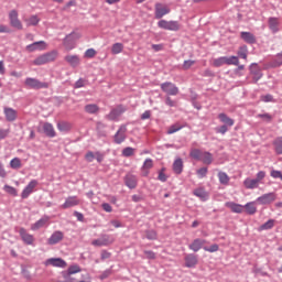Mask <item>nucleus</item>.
<instances>
[{"instance_id":"473e14b6","label":"nucleus","mask_w":282,"mask_h":282,"mask_svg":"<svg viewBox=\"0 0 282 282\" xmlns=\"http://www.w3.org/2000/svg\"><path fill=\"white\" fill-rule=\"evenodd\" d=\"M193 194L195 195V197H198L202 202H206V199H208V192H206L204 187H198L194 189Z\"/></svg>"},{"instance_id":"aec40b11","label":"nucleus","mask_w":282,"mask_h":282,"mask_svg":"<svg viewBox=\"0 0 282 282\" xmlns=\"http://www.w3.org/2000/svg\"><path fill=\"white\" fill-rule=\"evenodd\" d=\"M199 263L197 256L188 253L185 256V268H195Z\"/></svg>"},{"instance_id":"423d86ee","label":"nucleus","mask_w":282,"mask_h":282,"mask_svg":"<svg viewBox=\"0 0 282 282\" xmlns=\"http://www.w3.org/2000/svg\"><path fill=\"white\" fill-rule=\"evenodd\" d=\"M25 87H29L30 89H47L50 87L48 83L41 82L36 78L28 77L24 80Z\"/></svg>"},{"instance_id":"5701e85b","label":"nucleus","mask_w":282,"mask_h":282,"mask_svg":"<svg viewBox=\"0 0 282 282\" xmlns=\"http://www.w3.org/2000/svg\"><path fill=\"white\" fill-rule=\"evenodd\" d=\"M47 224H50V217L45 216V217L41 218L40 220H37L36 223H34L31 226V230H41V228H45V226H47Z\"/></svg>"},{"instance_id":"c03bdc74","label":"nucleus","mask_w":282,"mask_h":282,"mask_svg":"<svg viewBox=\"0 0 282 282\" xmlns=\"http://www.w3.org/2000/svg\"><path fill=\"white\" fill-rule=\"evenodd\" d=\"M101 239L104 241V246H111V243H113V241H116V238H113V236H109V235L101 236Z\"/></svg>"},{"instance_id":"a211bd4d","label":"nucleus","mask_w":282,"mask_h":282,"mask_svg":"<svg viewBox=\"0 0 282 282\" xmlns=\"http://www.w3.org/2000/svg\"><path fill=\"white\" fill-rule=\"evenodd\" d=\"M124 140H127V126H121L115 134V142L116 144H122Z\"/></svg>"},{"instance_id":"6e6d98bb","label":"nucleus","mask_w":282,"mask_h":282,"mask_svg":"<svg viewBox=\"0 0 282 282\" xmlns=\"http://www.w3.org/2000/svg\"><path fill=\"white\" fill-rule=\"evenodd\" d=\"M165 105H167V107H177V101L173 100L171 96H166Z\"/></svg>"},{"instance_id":"4d7b16f0","label":"nucleus","mask_w":282,"mask_h":282,"mask_svg":"<svg viewBox=\"0 0 282 282\" xmlns=\"http://www.w3.org/2000/svg\"><path fill=\"white\" fill-rule=\"evenodd\" d=\"M205 252H217L219 250V245H212L210 247H204Z\"/></svg>"},{"instance_id":"39448f33","label":"nucleus","mask_w":282,"mask_h":282,"mask_svg":"<svg viewBox=\"0 0 282 282\" xmlns=\"http://www.w3.org/2000/svg\"><path fill=\"white\" fill-rule=\"evenodd\" d=\"M58 56V52L53 51L50 53H45L37 58L33 61V65H46V63H52L53 61H56V57Z\"/></svg>"},{"instance_id":"13d9d810","label":"nucleus","mask_w":282,"mask_h":282,"mask_svg":"<svg viewBox=\"0 0 282 282\" xmlns=\"http://www.w3.org/2000/svg\"><path fill=\"white\" fill-rule=\"evenodd\" d=\"M85 58H94V56H96V50L94 48H88L86 52H85Z\"/></svg>"},{"instance_id":"9b49d317","label":"nucleus","mask_w":282,"mask_h":282,"mask_svg":"<svg viewBox=\"0 0 282 282\" xmlns=\"http://www.w3.org/2000/svg\"><path fill=\"white\" fill-rule=\"evenodd\" d=\"M257 202L262 206H268L273 202H276V194L274 192L263 194L262 196L257 198Z\"/></svg>"},{"instance_id":"ea45409f","label":"nucleus","mask_w":282,"mask_h":282,"mask_svg":"<svg viewBox=\"0 0 282 282\" xmlns=\"http://www.w3.org/2000/svg\"><path fill=\"white\" fill-rule=\"evenodd\" d=\"M57 129H58V131H62L63 133H67V131H72V123L65 122V121L58 122Z\"/></svg>"},{"instance_id":"3c124183","label":"nucleus","mask_w":282,"mask_h":282,"mask_svg":"<svg viewBox=\"0 0 282 282\" xmlns=\"http://www.w3.org/2000/svg\"><path fill=\"white\" fill-rule=\"evenodd\" d=\"M4 191L6 193H8L9 195H12L13 197H17L19 195V193L17 192V188L10 185H4Z\"/></svg>"},{"instance_id":"37998d69","label":"nucleus","mask_w":282,"mask_h":282,"mask_svg":"<svg viewBox=\"0 0 282 282\" xmlns=\"http://www.w3.org/2000/svg\"><path fill=\"white\" fill-rule=\"evenodd\" d=\"M238 56H240V58H243V61H248V46H240L238 50Z\"/></svg>"},{"instance_id":"a19ab883","label":"nucleus","mask_w":282,"mask_h":282,"mask_svg":"<svg viewBox=\"0 0 282 282\" xmlns=\"http://www.w3.org/2000/svg\"><path fill=\"white\" fill-rule=\"evenodd\" d=\"M86 113H98L100 111V108L96 104H89L85 106Z\"/></svg>"},{"instance_id":"c85d7f7f","label":"nucleus","mask_w":282,"mask_h":282,"mask_svg":"<svg viewBox=\"0 0 282 282\" xmlns=\"http://www.w3.org/2000/svg\"><path fill=\"white\" fill-rule=\"evenodd\" d=\"M126 186L128 188H135L138 186V177L133 174H128L126 176Z\"/></svg>"},{"instance_id":"393cba45","label":"nucleus","mask_w":282,"mask_h":282,"mask_svg":"<svg viewBox=\"0 0 282 282\" xmlns=\"http://www.w3.org/2000/svg\"><path fill=\"white\" fill-rule=\"evenodd\" d=\"M4 116L8 122H14L17 120V110L10 107H4Z\"/></svg>"},{"instance_id":"6e6552de","label":"nucleus","mask_w":282,"mask_h":282,"mask_svg":"<svg viewBox=\"0 0 282 282\" xmlns=\"http://www.w3.org/2000/svg\"><path fill=\"white\" fill-rule=\"evenodd\" d=\"M9 20L11 28H14L15 30H23V23H21V20H19L18 10H11L9 12Z\"/></svg>"},{"instance_id":"0eeeda50","label":"nucleus","mask_w":282,"mask_h":282,"mask_svg":"<svg viewBox=\"0 0 282 282\" xmlns=\"http://www.w3.org/2000/svg\"><path fill=\"white\" fill-rule=\"evenodd\" d=\"M160 87L166 96H177V94H180V88L171 82H165L161 84Z\"/></svg>"},{"instance_id":"e2e57ef3","label":"nucleus","mask_w":282,"mask_h":282,"mask_svg":"<svg viewBox=\"0 0 282 282\" xmlns=\"http://www.w3.org/2000/svg\"><path fill=\"white\" fill-rule=\"evenodd\" d=\"M91 246H95L96 248H101L102 246H105V242L102 238H99V239L93 240Z\"/></svg>"},{"instance_id":"ddd939ff","label":"nucleus","mask_w":282,"mask_h":282,"mask_svg":"<svg viewBox=\"0 0 282 282\" xmlns=\"http://www.w3.org/2000/svg\"><path fill=\"white\" fill-rule=\"evenodd\" d=\"M39 186V182L36 180H32L25 188L22 191L21 197L22 199H28L32 193H34V188Z\"/></svg>"},{"instance_id":"f3484780","label":"nucleus","mask_w":282,"mask_h":282,"mask_svg":"<svg viewBox=\"0 0 282 282\" xmlns=\"http://www.w3.org/2000/svg\"><path fill=\"white\" fill-rule=\"evenodd\" d=\"M124 111H127V108L124 106H117L109 112V115H107V118L108 120H118V118H120V115L124 113Z\"/></svg>"},{"instance_id":"7ed1b4c3","label":"nucleus","mask_w":282,"mask_h":282,"mask_svg":"<svg viewBox=\"0 0 282 282\" xmlns=\"http://www.w3.org/2000/svg\"><path fill=\"white\" fill-rule=\"evenodd\" d=\"M80 39V33L78 32H72L70 34L66 35L63 40V45L66 50V52H72L74 47H76V41Z\"/></svg>"},{"instance_id":"a18cd8bd","label":"nucleus","mask_w":282,"mask_h":282,"mask_svg":"<svg viewBox=\"0 0 282 282\" xmlns=\"http://www.w3.org/2000/svg\"><path fill=\"white\" fill-rule=\"evenodd\" d=\"M257 118H259L263 122H270L271 120H273L272 115H270L268 112L259 113V115H257Z\"/></svg>"},{"instance_id":"e433bc0d","label":"nucleus","mask_w":282,"mask_h":282,"mask_svg":"<svg viewBox=\"0 0 282 282\" xmlns=\"http://www.w3.org/2000/svg\"><path fill=\"white\" fill-rule=\"evenodd\" d=\"M123 50H124V44L123 43H120V42L115 43L111 46V54H115V55L122 54Z\"/></svg>"},{"instance_id":"58836bf2","label":"nucleus","mask_w":282,"mask_h":282,"mask_svg":"<svg viewBox=\"0 0 282 282\" xmlns=\"http://www.w3.org/2000/svg\"><path fill=\"white\" fill-rule=\"evenodd\" d=\"M282 65V53L278 54L269 64L268 67H281Z\"/></svg>"},{"instance_id":"1a4fd4ad","label":"nucleus","mask_w":282,"mask_h":282,"mask_svg":"<svg viewBox=\"0 0 282 282\" xmlns=\"http://www.w3.org/2000/svg\"><path fill=\"white\" fill-rule=\"evenodd\" d=\"M171 13V8L166 4H162L160 2L155 3L154 6V17L155 19H162L163 17H166V14Z\"/></svg>"},{"instance_id":"8fccbe9b","label":"nucleus","mask_w":282,"mask_h":282,"mask_svg":"<svg viewBox=\"0 0 282 282\" xmlns=\"http://www.w3.org/2000/svg\"><path fill=\"white\" fill-rule=\"evenodd\" d=\"M271 228H274V220L272 219L261 225L260 230H271Z\"/></svg>"},{"instance_id":"c756f323","label":"nucleus","mask_w":282,"mask_h":282,"mask_svg":"<svg viewBox=\"0 0 282 282\" xmlns=\"http://www.w3.org/2000/svg\"><path fill=\"white\" fill-rule=\"evenodd\" d=\"M153 169V160L147 159L143 163V166L141 167V173L143 177H147L149 175V171Z\"/></svg>"},{"instance_id":"4468645a","label":"nucleus","mask_w":282,"mask_h":282,"mask_svg":"<svg viewBox=\"0 0 282 282\" xmlns=\"http://www.w3.org/2000/svg\"><path fill=\"white\" fill-rule=\"evenodd\" d=\"M44 50H47V43H45V41L34 42L33 44H29L26 46V52H43Z\"/></svg>"},{"instance_id":"864d4df0","label":"nucleus","mask_w":282,"mask_h":282,"mask_svg":"<svg viewBox=\"0 0 282 282\" xmlns=\"http://www.w3.org/2000/svg\"><path fill=\"white\" fill-rule=\"evenodd\" d=\"M145 237H147V239L154 241L155 239H158V232H155V230H148L145 232Z\"/></svg>"},{"instance_id":"49530a36","label":"nucleus","mask_w":282,"mask_h":282,"mask_svg":"<svg viewBox=\"0 0 282 282\" xmlns=\"http://www.w3.org/2000/svg\"><path fill=\"white\" fill-rule=\"evenodd\" d=\"M10 166L14 170H19L21 169L22 164H21V159L19 158H14L10 161Z\"/></svg>"},{"instance_id":"f257e3e1","label":"nucleus","mask_w":282,"mask_h":282,"mask_svg":"<svg viewBox=\"0 0 282 282\" xmlns=\"http://www.w3.org/2000/svg\"><path fill=\"white\" fill-rule=\"evenodd\" d=\"M189 155L193 160H198L199 162H203V164H213V154L210 152L193 149L191 150Z\"/></svg>"},{"instance_id":"4c0bfd02","label":"nucleus","mask_w":282,"mask_h":282,"mask_svg":"<svg viewBox=\"0 0 282 282\" xmlns=\"http://www.w3.org/2000/svg\"><path fill=\"white\" fill-rule=\"evenodd\" d=\"M218 180L224 186H228V184H230V176H228L226 172H219Z\"/></svg>"},{"instance_id":"de8ad7c7","label":"nucleus","mask_w":282,"mask_h":282,"mask_svg":"<svg viewBox=\"0 0 282 282\" xmlns=\"http://www.w3.org/2000/svg\"><path fill=\"white\" fill-rule=\"evenodd\" d=\"M184 127L180 124H173L167 129V134L171 135L173 133H177V131L182 130Z\"/></svg>"},{"instance_id":"b1692460","label":"nucleus","mask_w":282,"mask_h":282,"mask_svg":"<svg viewBox=\"0 0 282 282\" xmlns=\"http://www.w3.org/2000/svg\"><path fill=\"white\" fill-rule=\"evenodd\" d=\"M268 23L271 32L276 34V32H279V25H281V20H279V18H269Z\"/></svg>"},{"instance_id":"412c9836","label":"nucleus","mask_w":282,"mask_h":282,"mask_svg":"<svg viewBox=\"0 0 282 282\" xmlns=\"http://www.w3.org/2000/svg\"><path fill=\"white\" fill-rule=\"evenodd\" d=\"M64 61L70 65V67H78V65H80V57L78 55H66Z\"/></svg>"},{"instance_id":"7c9ffc66","label":"nucleus","mask_w":282,"mask_h":282,"mask_svg":"<svg viewBox=\"0 0 282 282\" xmlns=\"http://www.w3.org/2000/svg\"><path fill=\"white\" fill-rule=\"evenodd\" d=\"M218 119L220 120V122H223V124H225L226 127H234L235 126V120L231 119L230 117H228V115L221 112L218 115Z\"/></svg>"},{"instance_id":"20e7f679","label":"nucleus","mask_w":282,"mask_h":282,"mask_svg":"<svg viewBox=\"0 0 282 282\" xmlns=\"http://www.w3.org/2000/svg\"><path fill=\"white\" fill-rule=\"evenodd\" d=\"M158 28H160L161 30H169L170 32H180V30L182 29V24L173 20H160L158 22Z\"/></svg>"},{"instance_id":"69168bd1","label":"nucleus","mask_w":282,"mask_h":282,"mask_svg":"<svg viewBox=\"0 0 282 282\" xmlns=\"http://www.w3.org/2000/svg\"><path fill=\"white\" fill-rule=\"evenodd\" d=\"M256 180L258 183H260L262 180H265V172L263 171L258 172Z\"/></svg>"},{"instance_id":"f03ea898","label":"nucleus","mask_w":282,"mask_h":282,"mask_svg":"<svg viewBox=\"0 0 282 282\" xmlns=\"http://www.w3.org/2000/svg\"><path fill=\"white\" fill-rule=\"evenodd\" d=\"M213 67H221L223 65H239V57L237 56H223L213 59L212 63Z\"/></svg>"},{"instance_id":"680f3d73","label":"nucleus","mask_w":282,"mask_h":282,"mask_svg":"<svg viewBox=\"0 0 282 282\" xmlns=\"http://www.w3.org/2000/svg\"><path fill=\"white\" fill-rule=\"evenodd\" d=\"M195 65V61L193 59H187L183 63V69H191Z\"/></svg>"},{"instance_id":"2f4dec72","label":"nucleus","mask_w":282,"mask_h":282,"mask_svg":"<svg viewBox=\"0 0 282 282\" xmlns=\"http://www.w3.org/2000/svg\"><path fill=\"white\" fill-rule=\"evenodd\" d=\"M225 206L227 208H230L231 213H238V214L243 213V205H239V204L232 203V202H227L225 204Z\"/></svg>"},{"instance_id":"2eb2a0df","label":"nucleus","mask_w":282,"mask_h":282,"mask_svg":"<svg viewBox=\"0 0 282 282\" xmlns=\"http://www.w3.org/2000/svg\"><path fill=\"white\" fill-rule=\"evenodd\" d=\"M45 265H52L53 268H67V262L63 258H51L45 261Z\"/></svg>"},{"instance_id":"6ab92c4d","label":"nucleus","mask_w":282,"mask_h":282,"mask_svg":"<svg viewBox=\"0 0 282 282\" xmlns=\"http://www.w3.org/2000/svg\"><path fill=\"white\" fill-rule=\"evenodd\" d=\"M250 74H252L254 83L261 80L263 77V73H261V68L257 64L250 65Z\"/></svg>"},{"instance_id":"f704fd0d","label":"nucleus","mask_w":282,"mask_h":282,"mask_svg":"<svg viewBox=\"0 0 282 282\" xmlns=\"http://www.w3.org/2000/svg\"><path fill=\"white\" fill-rule=\"evenodd\" d=\"M243 186L245 188L252 191L253 188H259V183L256 178H246L243 181Z\"/></svg>"},{"instance_id":"79ce46f5","label":"nucleus","mask_w":282,"mask_h":282,"mask_svg":"<svg viewBox=\"0 0 282 282\" xmlns=\"http://www.w3.org/2000/svg\"><path fill=\"white\" fill-rule=\"evenodd\" d=\"M273 145L275 149V153H278V155H282V137L276 138L273 141Z\"/></svg>"},{"instance_id":"72a5a7b5","label":"nucleus","mask_w":282,"mask_h":282,"mask_svg":"<svg viewBox=\"0 0 282 282\" xmlns=\"http://www.w3.org/2000/svg\"><path fill=\"white\" fill-rule=\"evenodd\" d=\"M173 171L174 173H176V175L182 174V172L184 171V162L182 161V159H176L174 161Z\"/></svg>"},{"instance_id":"c9c22d12","label":"nucleus","mask_w":282,"mask_h":282,"mask_svg":"<svg viewBox=\"0 0 282 282\" xmlns=\"http://www.w3.org/2000/svg\"><path fill=\"white\" fill-rule=\"evenodd\" d=\"M247 215H254L257 213V203L256 202H250V203H247L245 206H243Z\"/></svg>"},{"instance_id":"0e129e2a","label":"nucleus","mask_w":282,"mask_h":282,"mask_svg":"<svg viewBox=\"0 0 282 282\" xmlns=\"http://www.w3.org/2000/svg\"><path fill=\"white\" fill-rule=\"evenodd\" d=\"M228 131V126L223 124L220 128L216 129V133H221V135L226 134Z\"/></svg>"},{"instance_id":"09e8293b","label":"nucleus","mask_w":282,"mask_h":282,"mask_svg":"<svg viewBox=\"0 0 282 282\" xmlns=\"http://www.w3.org/2000/svg\"><path fill=\"white\" fill-rule=\"evenodd\" d=\"M134 153H135V149H133L131 147H128L122 150L123 158H131V155H133Z\"/></svg>"},{"instance_id":"f8f14e48","label":"nucleus","mask_w":282,"mask_h":282,"mask_svg":"<svg viewBox=\"0 0 282 282\" xmlns=\"http://www.w3.org/2000/svg\"><path fill=\"white\" fill-rule=\"evenodd\" d=\"M63 239H65V234L61 230H56L47 239V243L48 246H56V243H61Z\"/></svg>"},{"instance_id":"bb28decb","label":"nucleus","mask_w":282,"mask_h":282,"mask_svg":"<svg viewBox=\"0 0 282 282\" xmlns=\"http://www.w3.org/2000/svg\"><path fill=\"white\" fill-rule=\"evenodd\" d=\"M24 23L26 24V28L36 26L41 23V18H39V15H30L24 19Z\"/></svg>"},{"instance_id":"bf43d9fd","label":"nucleus","mask_w":282,"mask_h":282,"mask_svg":"<svg viewBox=\"0 0 282 282\" xmlns=\"http://www.w3.org/2000/svg\"><path fill=\"white\" fill-rule=\"evenodd\" d=\"M10 135V129H0V141L6 140Z\"/></svg>"},{"instance_id":"4be33fe9","label":"nucleus","mask_w":282,"mask_h":282,"mask_svg":"<svg viewBox=\"0 0 282 282\" xmlns=\"http://www.w3.org/2000/svg\"><path fill=\"white\" fill-rule=\"evenodd\" d=\"M206 243L205 239H195L191 245H189V250H193V252H199L202 248H204V245Z\"/></svg>"},{"instance_id":"9d476101","label":"nucleus","mask_w":282,"mask_h":282,"mask_svg":"<svg viewBox=\"0 0 282 282\" xmlns=\"http://www.w3.org/2000/svg\"><path fill=\"white\" fill-rule=\"evenodd\" d=\"M18 232L25 246H34V236L28 232L26 228L20 227Z\"/></svg>"},{"instance_id":"338daca9","label":"nucleus","mask_w":282,"mask_h":282,"mask_svg":"<svg viewBox=\"0 0 282 282\" xmlns=\"http://www.w3.org/2000/svg\"><path fill=\"white\" fill-rule=\"evenodd\" d=\"M85 159H86L87 162H91L93 160H96V153L94 154V152H88L85 155Z\"/></svg>"},{"instance_id":"774afa93","label":"nucleus","mask_w":282,"mask_h":282,"mask_svg":"<svg viewBox=\"0 0 282 282\" xmlns=\"http://www.w3.org/2000/svg\"><path fill=\"white\" fill-rule=\"evenodd\" d=\"M144 254H145V259H155V252L151 250L144 251Z\"/></svg>"},{"instance_id":"a878e982","label":"nucleus","mask_w":282,"mask_h":282,"mask_svg":"<svg viewBox=\"0 0 282 282\" xmlns=\"http://www.w3.org/2000/svg\"><path fill=\"white\" fill-rule=\"evenodd\" d=\"M43 131L47 138H56V130H54V126L50 122L43 124Z\"/></svg>"},{"instance_id":"603ef678","label":"nucleus","mask_w":282,"mask_h":282,"mask_svg":"<svg viewBox=\"0 0 282 282\" xmlns=\"http://www.w3.org/2000/svg\"><path fill=\"white\" fill-rule=\"evenodd\" d=\"M197 176L203 180V177H206L208 175V167H200L196 171Z\"/></svg>"},{"instance_id":"5fc2aeb1","label":"nucleus","mask_w":282,"mask_h":282,"mask_svg":"<svg viewBox=\"0 0 282 282\" xmlns=\"http://www.w3.org/2000/svg\"><path fill=\"white\" fill-rule=\"evenodd\" d=\"M270 175H271V177H273V180H281V182H282V173H281V171L272 170L270 172Z\"/></svg>"},{"instance_id":"cd10ccee","label":"nucleus","mask_w":282,"mask_h":282,"mask_svg":"<svg viewBox=\"0 0 282 282\" xmlns=\"http://www.w3.org/2000/svg\"><path fill=\"white\" fill-rule=\"evenodd\" d=\"M240 37L242 41H245V43H249L250 45L257 43V37H254V34L250 32H241Z\"/></svg>"},{"instance_id":"052dcab7","label":"nucleus","mask_w":282,"mask_h":282,"mask_svg":"<svg viewBox=\"0 0 282 282\" xmlns=\"http://www.w3.org/2000/svg\"><path fill=\"white\" fill-rule=\"evenodd\" d=\"M12 31L10 30V26L6 24H0V34H10Z\"/></svg>"},{"instance_id":"dca6fc26","label":"nucleus","mask_w":282,"mask_h":282,"mask_svg":"<svg viewBox=\"0 0 282 282\" xmlns=\"http://www.w3.org/2000/svg\"><path fill=\"white\" fill-rule=\"evenodd\" d=\"M80 199L77 196H69L66 198L65 203L61 206L63 210H67V208H74V206H79Z\"/></svg>"}]
</instances>
